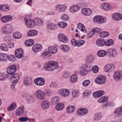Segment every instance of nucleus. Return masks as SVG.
I'll return each instance as SVG.
<instances>
[{"label": "nucleus", "instance_id": "dca6fc26", "mask_svg": "<svg viewBox=\"0 0 122 122\" xmlns=\"http://www.w3.org/2000/svg\"><path fill=\"white\" fill-rule=\"evenodd\" d=\"M12 19V16L10 15L4 16L1 18V21L4 23H7L11 21Z\"/></svg>", "mask_w": 122, "mask_h": 122}, {"label": "nucleus", "instance_id": "0e129e2a", "mask_svg": "<svg viewBox=\"0 0 122 122\" xmlns=\"http://www.w3.org/2000/svg\"><path fill=\"white\" fill-rule=\"evenodd\" d=\"M90 81L89 80L84 81L82 83V85L84 86H88L90 83Z\"/></svg>", "mask_w": 122, "mask_h": 122}, {"label": "nucleus", "instance_id": "13d9d810", "mask_svg": "<svg viewBox=\"0 0 122 122\" xmlns=\"http://www.w3.org/2000/svg\"><path fill=\"white\" fill-rule=\"evenodd\" d=\"M101 16H96L94 17L93 19V21L95 22H97L99 23L100 19Z\"/></svg>", "mask_w": 122, "mask_h": 122}, {"label": "nucleus", "instance_id": "2f4dec72", "mask_svg": "<svg viewBox=\"0 0 122 122\" xmlns=\"http://www.w3.org/2000/svg\"><path fill=\"white\" fill-rule=\"evenodd\" d=\"M109 55L112 57H116L117 55L116 51L113 49H111L109 50Z\"/></svg>", "mask_w": 122, "mask_h": 122}, {"label": "nucleus", "instance_id": "4468645a", "mask_svg": "<svg viewBox=\"0 0 122 122\" xmlns=\"http://www.w3.org/2000/svg\"><path fill=\"white\" fill-rule=\"evenodd\" d=\"M24 20H26L25 23L27 26L29 28H31L33 27L36 25L35 20L34 21L31 19H30L28 21L26 18H24Z\"/></svg>", "mask_w": 122, "mask_h": 122}, {"label": "nucleus", "instance_id": "3c124183", "mask_svg": "<svg viewBox=\"0 0 122 122\" xmlns=\"http://www.w3.org/2000/svg\"><path fill=\"white\" fill-rule=\"evenodd\" d=\"M79 91L77 90H73L72 93V95L74 97H78L79 94Z\"/></svg>", "mask_w": 122, "mask_h": 122}, {"label": "nucleus", "instance_id": "4c0bfd02", "mask_svg": "<svg viewBox=\"0 0 122 122\" xmlns=\"http://www.w3.org/2000/svg\"><path fill=\"white\" fill-rule=\"evenodd\" d=\"M34 41L32 39H29L26 40L25 42V45L28 46H30L33 45Z\"/></svg>", "mask_w": 122, "mask_h": 122}, {"label": "nucleus", "instance_id": "72a5a7b5", "mask_svg": "<svg viewBox=\"0 0 122 122\" xmlns=\"http://www.w3.org/2000/svg\"><path fill=\"white\" fill-rule=\"evenodd\" d=\"M94 58L93 56L91 55H88L86 58V62L88 63H90L93 61Z\"/></svg>", "mask_w": 122, "mask_h": 122}, {"label": "nucleus", "instance_id": "cd10ccee", "mask_svg": "<svg viewBox=\"0 0 122 122\" xmlns=\"http://www.w3.org/2000/svg\"><path fill=\"white\" fill-rule=\"evenodd\" d=\"M79 8V7L77 5H73L70 7V10L71 12H75L78 11Z\"/></svg>", "mask_w": 122, "mask_h": 122}, {"label": "nucleus", "instance_id": "680f3d73", "mask_svg": "<svg viewBox=\"0 0 122 122\" xmlns=\"http://www.w3.org/2000/svg\"><path fill=\"white\" fill-rule=\"evenodd\" d=\"M7 58L9 60L11 61H14L15 60V57L13 55H10L7 57Z\"/></svg>", "mask_w": 122, "mask_h": 122}, {"label": "nucleus", "instance_id": "f3484780", "mask_svg": "<svg viewBox=\"0 0 122 122\" xmlns=\"http://www.w3.org/2000/svg\"><path fill=\"white\" fill-rule=\"evenodd\" d=\"M58 38L59 41L64 43H66L68 41L67 38L64 34H60L58 35Z\"/></svg>", "mask_w": 122, "mask_h": 122}, {"label": "nucleus", "instance_id": "5701e85b", "mask_svg": "<svg viewBox=\"0 0 122 122\" xmlns=\"http://www.w3.org/2000/svg\"><path fill=\"white\" fill-rule=\"evenodd\" d=\"M48 50L49 53L52 54L56 53L58 51L57 48L54 46H49L48 47Z\"/></svg>", "mask_w": 122, "mask_h": 122}, {"label": "nucleus", "instance_id": "7ed1b4c3", "mask_svg": "<svg viewBox=\"0 0 122 122\" xmlns=\"http://www.w3.org/2000/svg\"><path fill=\"white\" fill-rule=\"evenodd\" d=\"M36 95L40 100H43L45 99V96L44 92L41 90H38L36 92Z\"/></svg>", "mask_w": 122, "mask_h": 122}, {"label": "nucleus", "instance_id": "1a4fd4ad", "mask_svg": "<svg viewBox=\"0 0 122 122\" xmlns=\"http://www.w3.org/2000/svg\"><path fill=\"white\" fill-rule=\"evenodd\" d=\"M20 78V76L18 74L15 73L12 75L10 77V81L13 83H17Z\"/></svg>", "mask_w": 122, "mask_h": 122}, {"label": "nucleus", "instance_id": "bb28decb", "mask_svg": "<svg viewBox=\"0 0 122 122\" xmlns=\"http://www.w3.org/2000/svg\"><path fill=\"white\" fill-rule=\"evenodd\" d=\"M61 49L63 52H68L70 50L69 46L65 45H62L60 46Z\"/></svg>", "mask_w": 122, "mask_h": 122}, {"label": "nucleus", "instance_id": "0eeeda50", "mask_svg": "<svg viewBox=\"0 0 122 122\" xmlns=\"http://www.w3.org/2000/svg\"><path fill=\"white\" fill-rule=\"evenodd\" d=\"M113 115L116 117L119 118L122 116V107L118 108L113 112Z\"/></svg>", "mask_w": 122, "mask_h": 122}, {"label": "nucleus", "instance_id": "6e6d98bb", "mask_svg": "<svg viewBox=\"0 0 122 122\" xmlns=\"http://www.w3.org/2000/svg\"><path fill=\"white\" fill-rule=\"evenodd\" d=\"M0 48L1 50L4 51H7L8 50L7 46L5 44H1L0 46Z\"/></svg>", "mask_w": 122, "mask_h": 122}, {"label": "nucleus", "instance_id": "a18cd8bd", "mask_svg": "<svg viewBox=\"0 0 122 122\" xmlns=\"http://www.w3.org/2000/svg\"><path fill=\"white\" fill-rule=\"evenodd\" d=\"M67 24L65 22L61 21L58 23V25L60 28H64L67 25Z\"/></svg>", "mask_w": 122, "mask_h": 122}, {"label": "nucleus", "instance_id": "f03ea898", "mask_svg": "<svg viewBox=\"0 0 122 122\" xmlns=\"http://www.w3.org/2000/svg\"><path fill=\"white\" fill-rule=\"evenodd\" d=\"M107 79L106 76L102 75H99L95 79V81L97 84H103L106 82Z\"/></svg>", "mask_w": 122, "mask_h": 122}, {"label": "nucleus", "instance_id": "7c9ffc66", "mask_svg": "<svg viewBox=\"0 0 122 122\" xmlns=\"http://www.w3.org/2000/svg\"><path fill=\"white\" fill-rule=\"evenodd\" d=\"M80 74L82 76L85 75L87 74L88 71L84 67L82 66L81 67L80 69Z\"/></svg>", "mask_w": 122, "mask_h": 122}, {"label": "nucleus", "instance_id": "c756f323", "mask_svg": "<svg viewBox=\"0 0 122 122\" xmlns=\"http://www.w3.org/2000/svg\"><path fill=\"white\" fill-rule=\"evenodd\" d=\"M64 104L63 103H58L56 106V109L57 110L61 111L64 108Z\"/></svg>", "mask_w": 122, "mask_h": 122}, {"label": "nucleus", "instance_id": "c85d7f7f", "mask_svg": "<svg viewBox=\"0 0 122 122\" xmlns=\"http://www.w3.org/2000/svg\"><path fill=\"white\" fill-rule=\"evenodd\" d=\"M50 102L47 101H43L41 103L42 107L44 109H47L50 106Z\"/></svg>", "mask_w": 122, "mask_h": 122}, {"label": "nucleus", "instance_id": "6e6552de", "mask_svg": "<svg viewBox=\"0 0 122 122\" xmlns=\"http://www.w3.org/2000/svg\"><path fill=\"white\" fill-rule=\"evenodd\" d=\"M58 93L60 95L63 96L67 97L69 95L70 92L67 89H62L58 90Z\"/></svg>", "mask_w": 122, "mask_h": 122}, {"label": "nucleus", "instance_id": "37998d69", "mask_svg": "<svg viewBox=\"0 0 122 122\" xmlns=\"http://www.w3.org/2000/svg\"><path fill=\"white\" fill-rule=\"evenodd\" d=\"M0 9L4 12H7L9 10V7L7 5H3L0 6Z\"/></svg>", "mask_w": 122, "mask_h": 122}, {"label": "nucleus", "instance_id": "052dcab7", "mask_svg": "<svg viewBox=\"0 0 122 122\" xmlns=\"http://www.w3.org/2000/svg\"><path fill=\"white\" fill-rule=\"evenodd\" d=\"M107 21V19L105 17L102 16H101L100 19V23H102L105 22Z\"/></svg>", "mask_w": 122, "mask_h": 122}, {"label": "nucleus", "instance_id": "39448f33", "mask_svg": "<svg viewBox=\"0 0 122 122\" xmlns=\"http://www.w3.org/2000/svg\"><path fill=\"white\" fill-rule=\"evenodd\" d=\"M108 100L107 98L106 97H103L98 100V102L99 103H104L102 105L103 107H107L108 104Z\"/></svg>", "mask_w": 122, "mask_h": 122}, {"label": "nucleus", "instance_id": "20e7f679", "mask_svg": "<svg viewBox=\"0 0 122 122\" xmlns=\"http://www.w3.org/2000/svg\"><path fill=\"white\" fill-rule=\"evenodd\" d=\"M34 82L37 85L41 86L44 84L45 80L44 78H42L38 77L34 79Z\"/></svg>", "mask_w": 122, "mask_h": 122}, {"label": "nucleus", "instance_id": "58836bf2", "mask_svg": "<svg viewBox=\"0 0 122 122\" xmlns=\"http://www.w3.org/2000/svg\"><path fill=\"white\" fill-rule=\"evenodd\" d=\"M60 101V98L58 97H54L52 99V103L53 104H56V103L59 102Z\"/></svg>", "mask_w": 122, "mask_h": 122}, {"label": "nucleus", "instance_id": "e2e57ef3", "mask_svg": "<svg viewBox=\"0 0 122 122\" xmlns=\"http://www.w3.org/2000/svg\"><path fill=\"white\" fill-rule=\"evenodd\" d=\"M71 42L72 45L74 46H78V42L75 39H72L71 40Z\"/></svg>", "mask_w": 122, "mask_h": 122}, {"label": "nucleus", "instance_id": "603ef678", "mask_svg": "<svg viewBox=\"0 0 122 122\" xmlns=\"http://www.w3.org/2000/svg\"><path fill=\"white\" fill-rule=\"evenodd\" d=\"M31 82V79L29 78H25L24 80V83L26 85H28L30 84Z\"/></svg>", "mask_w": 122, "mask_h": 122}, {"label": "nucleus", "instance_id": "9d476101", "mask_svg": "<svg viewBox=\"0 0 122 122\" xmlns=\"http://www.w3.org/2000/svg\"><path fill=\"white\" fill-rule=\"evenodd\" d=\"M12 30V27L11 25L3 26L2 29V31L4 33L8 34L10 33Z\"/></svg>", "mask_w": 122, "mask_h": 122}, {"label": "nucleus", "instance_id": "b1692460", "mask_svg": "<svg viewBox=\"0 0 122 122\" xmlns=\"http://www.w3.org/2000/svg\"><path fill=\"white\" fill-rule=\"evenodd\" d=\"M66 9L65 7L63 5H58L56 6V9L58 11L63 12L65 11Z\"/></svg>", "mask_w": 122, "mask_h": 122}, {"label": "nucleus", "instance_id": "f8f14e48", "mask_svg": "<svg viewBox=\"0 0 122 122\" xmlns=\"http://www.w3.org/2000/svg\"><path fill=\"white\" fill-rule=\"evenodd\" d=\"M23 54V50L21 48H19L16 50L15 52V56L18 58L22 57Z\"/></svg>", "mask_w": 122, "mask_h": 122}, {"label": "nucleus", "instance_id": "6ab92c4d", "mask_svg": "<svg viewBox=\"0 0 122 122\" xmlns=\"http://www.w3.org/2000/svg\"><path fill=\"white\" fill-rule=\"evenodd\" d=\"M104 94V92L102 90H100L96 92L93 94L94 97L96 98L101 97Z\"/></svg>", "mask_w": 122, "mask_h": 122}, {"label": "nucleus", "instance_id": "aec40b11", "mask_svg": "<svg viewBox=\"0 0 122 122\" xmlns=\"http://www.w3.org/2000/svg\"><path fill=\"white\" fill-rule=\"evenodd\" d=\"M24 108L23 106H20L17 109L16 111V115L20 116L22 115L24 112Z\"/></svg>", "mask_w": 122, "mask_h": 122}, {"label": "nucleus", "instance_id": "e433bc0d", "mask_svg": "<svg viewBox=\"0 0 122 122\" xmlns=\"http://www.w3.org/2000/svg\"><path fill=\"white\" fill-rule=\"evenodd\" d=\"M96 42L97 45L100 46H102L105 44L104 41L101 39H97Z\"/></svg>", "mask_w": 122, "mask_h": 122}, {"label": "nucleus", "instance_id": "69168bd1", "mask_svg": "<svg viewBox=\"0 0 122 122\" xmlns=\"http://www.w3.org/2000/svg\"><path fill=\"white\" fill-rule=\"evenodd\" d=\"M85 41L82 40H80L78 42V46L79 47L84 45L85 43Z\"/></svg>", "mask_w": 122, "mask_h": 122}, {"label": "nucleus", "instance_id": "f704fd0d", "mask_svg": "<svg viewBox=\"0 0 122 122\" xmlns=\"http://www.w3.org/2000/svg\"><path fill=\"white\" fill-rule=\"evenodd\" d=\"M37 34V31L34 30H30L29 31L28 35L30 36H34L36 35Z\"/></svg>", "mask_w": 122, "mask_h": 122}, {"label": "nucleus", "instance_id": "09e8293b", "mask_svg": "<svg viewBox=\"0 0 122 122\" xmlns=\"http://www.w3.org/2000/svg\"><path fill=\"white\" fill-rule=\"evenodd\" d=\"M108 32L107 31H103L100 34V37L102 38H104L107 37L109 35Z\"/></svg>", "mask_w": 122, "mask_h": 122}, {"label": "nucleus", "instance_id": "a878e982", "mask_svg": "<svg viewBox=\"0 0 122 122\" xmlns=\"http://www.w3.org/2000/svg\"><path fill=\"white\" fill-rule=\"evenodd\" d=\"M57 27V25L54 24L50 22H48L47 24V28L49 30H52L56 29Z\"/></svg>", "mask_w": 122, "mask_h": 122}, {"label": "nucleus", "instance_id": "4be33fe9", "mask_svg": "<svg viewBox=\"0 0 122 122\" xmlns=\"http://www.w3.org/2000/svg\"><path fill=\"white\" fill-rule=\"evenodd\" d=\"M100 7L105 10H108L111 9V6L109 4L103 3L100 5Z\"/></svg>", "mask_w": 122, "mask_h": 122}, {"label": "nucleus", "instance_id": "5fc2aeb1", "mask_svg": "<svg viewBox=\"0 0 122 122\" xmlns=\"http://www.w3.org/2000/svg\"><path fill=\"white\" fill-rule=\"evenodd\" d=\"M61 18L64 20L66 21L69 19V17L67 15L64 14L62 15Z\"/></svg>", "mask_w": 122, "mask_h": 122}, {"label": "nucleus", "instance_id": "a19ab883", "mask_svg": "<svg viewBox=\"0 0 122 122\" xmlns=\"http://www.w3.org/2000/svg\"><path fill=\"white\" fill-rule=\"evenodd\" d=\"M102 117V114L100 113H96L94 115V119L95 121L100 120Z\"/></svg>", "mask_w": 122, "mask_h": 122}, {"label": "nucleus", "instance_id": "49530a36", "mask_svg": "<svg viewBox=\"0 0 122 122\" xmlns=\"http://www.w3.org/2000/svg\"><path fill=\"white\" fill-rule=\"evenodd\" d=\"M114 44L113 41L111 39H109L106 42H105V44L107 46H109Z\"/></svg>", "mask_w": 122, "mask_h": 122}, {"label": "nucleus", "instance_id": "ea45409f", "mask_svg": "<svg viewBox=\"0 0 122 122\" xmlns=\"http://www.w3.org/2000/svg\"><path fill=\"white\" fill-rule=\"evenodd\" d=\"M70 80L71 82L74 83L76 82L77 81V78L76 75H72L70 77Z\"/></svg>", "mask_w": 122, "mask_h": 122}, {"label": "nucleus", "instance_id": "c03bdc74", "mask_svg": "<svg viewBox=\"0 0 122 122\" xmlns=\"http://www.w3.org/2000/svg\"><path fill=\"white\" fill-rule=\"evenodd\" d=\"M17 107V105L14 102L12 103L8 107L7 109L9 111L12 110Z\"/></svg>", "mask_w": 122, "mask_h": 122}, {"label": "nucleus", "instance_id": "412c9836", "mask_svg": "<svg viewBox=\"0 0 122 122\" xmlns=\"http://www.w3.org/2000/svg\"><path fill=\"white\" fill-rule=\"evenodd\" d=\"M88 112V110L86 108H82L78 109L77 110L78 114L81 116L86 114Z\"/></svg>", "mask_w": 122, "mask_h": 122}, {"label": "nucleus", "instance_id": "423d86ee", "mask_svg": "<svg viewBox=\"0 0 122 122\" xmlns=\"http://www.w3.org/2000/svg\"><path fill=\"white\" fill-rule=\"evenodd\" d=\"M16 70V66L15 65L9 66L7 69V72L9 75H13L15 74Z\"/></svg>", "mask_w": 122, "mask_h": 122}, {"label": "nucleus", "instance_id": "f257e3e1", "mask_svg": "<svg viewBox=\"0 0 122 122\" xmlns=\"http://www.w3.org/2000/svg\"><path fill=\"white\" fill-rule=\"evenodd\" d=\"M59 67V66L57 62L52 61L45 63L43 68L46 70L52 71L58 69Z\"/></svg>", "mask_w": 122, "mask_h": 122}, {"label": "nucleus", "instance_id": "a211bd4d", "mask_svg": "<svg viewBox=\"0 0 122 122\" xmlns=\"http://www.w3.org/2000/svg\"><path fill=\"white\" fill-rule=\"evenodd\" d=\"M113 77L115 79H120L122 77V71L118 70L115 71L113 75Z\"/></svg>", "mask_w": 122, "mask_h": 122}, {"label": "nucleus", "instance_id": "de8ad7c7", "mask_svg": "<svg viewBox=\"0 0 122 122\" xmlns=\"http://www.w3.org/2000/svg\"><path fill=\"white\" fill-rule=\"evenodd\" d=\"M7 56L6 54L0 53V60L6 61L7 59Z\"/></svg>", "mask_w": 122, "mask_h": 122}, {"label": "nucleus", "instance_id": "c9c22d12", "mask_svg": "<svg viewBox=\"0 0 122 122\" xmlns=\"http://www.w3.org/2000/svg\"><path fill=\"white\" fill-rule=\"evenodd\" d=\"M77 27L78 29L80 30L81 31L84 32H86V30L85 29V27L84 25L82 24L79 23L77 24Z\"/></svg>", "mask_w": 122, "mask_h": 122}, {"label": "nucleus", "instance_id": "9b49d317", "mask_svg": "<svg viewBox=\"0 0 122 122\" xmlns=\"http://www.w3.org/2000/svg\"><path fill=\"white\" fill-rule=\"evenodd\" d=\"M81 11L83 15L86 16L90 15L92 12L91 10L88 8H82Z\"/></svg>", "mask_w": 122, "mask_h": 122}, {"label": "nucleus", "instance_id": "79ce46f5", "mask_svg": "<svg viewBox=\"0 0 122 122\" xmlns=\"http://www.w3.org/2000/svg\"><path fill=\"white\" fill-rule=\"evenodd\" d=\"M75 108V107L74 106H70L67 107L66 111L69 113H71L74 111Z\"/></svg>", "mask_w": 122, "mask_h": 122}, {"label": "nucleus", "instance_id": "ddd939ff", "mask_svg": "<svg viewBox=\"0 0 122 122\" xmlns=\"http://www.w3.org/2000/svg\"><path fill=\"white\" fill-rule=\"evenodd\" d=\"M42 49V46L40 44L35 45L32 47L33 51L36 53H37L41 51Z\"/></svg>", "mask_w": 122, "mask_h": 122}, {"label": "nucleus", "instance_id": "4d7b16f0", "mask_svg": "<svg viewBox=\"0 0 122 122\" xmlns=\"http://www.w3.org/2000/svg\"><path fill=\"white\" fill-rule=\"evenodd\" d=\"M44 92L45 94V96L46 95L48 97L50 96L51 94V90H45Z\"/></svg>", "mask_w": 122, "mask_h": 122}, {"label": "nucleus", "instance_id": "864d4df0", "mask_svg": "<svg viewBox=\"0 0 122 122\" xmlns=\"http://www.w3.org/2000/svg\"><path fill=\"white\" fill-rule=\"evenodd\" d=\"M35 22L36 25H41L43 23V21L40 18H36L35 20Z\"/></svg>", "mask_w": 122, "mask_h": 122}, {"label": "nucleus", "instance_id": "473e14b6", "mask_svg": "<svg viewBox=\"0 0 122 122\" xmlns=\"http://www.w3.org/2000/svg\"><path fill=\"white\" fill-rule=\"evenodd\" d=\"M107 54L106 51L103 50H101L99 51L97 53V55L99 57H104Z\"/></svg>", "mask_w": 122, "mask_h": 122}, {"label": "nucleus", "instance_id": "338daca9", "mask_svg": "<svg viewBox=\"0 0 122 122\" xmlns=\"http://www.w3.org/2000/svg\"><path fill=\"white\" fill-rule=\"evenodd\" d=\"M49 53V51H46V50H44L41 55V56L42 57H44L48 55Z\"/></svg>", "mask_w": 122, "mask_h": 122}, {"label": "nucleus", "instance_id": "2eb2a0df", "mask_svg": "<svg viewBox=\"0 0 122 122\" xmlns=\"http://www.w3.org/2000/svg\"><path fill=\"white\" fill-rule=\"evenodd\" d=\"M115 68L113 65L107 64L105 66L104 70L107 72H109L113 71Z\"/></svg>", "mask_w": 122, "mask_h": 122}, {"label": "nucleus", "instance_id": "393cba45", "mask_svg": "<svg viewBox=\"0 0 122 122\" xmlns=\"http://www.w3.org/2000/svg\"><path fill=\"white\" fill-rule=\"evenodd\" d=\"M112 17L114 20H117L121 19L122 18V16L120 14L116 13L113 14Z\"/></svg>", "mask_w": 122, "mask_h": 122}, {"label": "nucleus", "instance_id": "8fccbe9b", "mask_svg": "<svg viewBox=\"0 0 122 122\" xmlns=\"http://www.w3.org/2000/svg\"><path fill=\"white\" fill-rule=\"evenodd\" d=\"M13 36L16 39H19L21 37L22 34L18 32H15L13 33Z\"/></svg>", "mask_w": 122, "mask_h": 122}, {"label": "nucleus", "instance_id": "bf43d9fd", "mask_svg": "<svg viewBox=\"0 0 122 122\" xmlns=\"http://www.w3.org/2000/svg\"><path fill=\"white\" fill-rule=\"evenodd\" d=\"M99 70L98 67L97 66L95 65L92 68V70L93 72L96 73L98 72Z\"/></svg>", "mask_w": 122, "mask_h": 122}, {"label": "nucleus", "instance_id": "774afa93", "mask_svg": "<svg viewBox=\"0 0 122 122\" xmlns=\"http://www.w3.org/2000/svg\"><path fill=\"white\" fill-rule=\"evenodd\" d=\"M95 34L93 30H92V31H91L88 33V38H91Z\"/></svg>", "mask_w": 122, "mask_h": 122}]
</instances>
